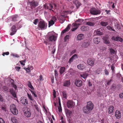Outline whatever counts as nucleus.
<instances>
[{
    "instance_id": "nucleus-1",
    "label": "nucleus",
    "mask_w": 123,
    "mask_h": 123,
    "mask_svg": "<svg viewBox=\"0 0 123 123\" xmlns=\"http://www.w3.org/2000/svg\"><path fill=\"white\" fill-rule=\"evenodd\" d=\"M93 108V105L91 101L87 103L86 106H84L83 108V112L86 114H88Z\"/></svg>"
},
{
    "instance_id": "nucleus-2",
    "label": "nucleus",
    "mask_w": 123,
    "mask_h": 123,
    "mask_svg": "<svg viewBox=\"0 0 123 123\" xmlns=\"http://www.w3.org/2000/svg\"><path fill=\"white\" fill-rule=\"evenodd\" d=\"M47 26V24L44 20H42L38 22L37 28L39 30H43L46 29Z\"/></svg>"
},
{
    "instance_id": "nucleus-3",
    "label": "nucleus",
    "mask_w": 123,
    "mask_h": 123,
    "mask_svg": "<svg viewBox=\"0 0 123 123\" xmlns=\"http://www.w3.org/2000/svg\"><path fill=\"white\" fill-rule=\"evenodd\" d=\"M10 109L11 112L14 115H17L18 113V110L16 108L15 105L12 104L10 106Z\"/></svg>"
},
{
    "instance_id": "nucleus-4",
    "label": "nucleus",
    "mask_w": 123,
    "mask_h": 123,
    "mask_svg": "<svg viewBox=\"0 0 123 123\" xmlns=\"http://www.w3.org/2000/svg\"><path fill=\"white\" fill-rule=\"evenodd\" d=\"M90 13L93 15L100 14L101 12L100 10L94 8H91L90 9Z\"/></svg>"
},
{
    "instance_id": "nucleus-5",
    "label": "nucleus",
    "mask_w": 123,
    "mask_h": 123,
    "mask_svg": "<svg viewBox=\"0 0 123 123\" xmlns=\"http://www.w3.org/2000/svg\"><path fill=\"white\" fill-rule=\"evenodd\" d=\"M28 5H30V8L31 9H33V8H35L38 5V2L35 1L34 0L31 1H28Z\"/></svg>"
},
{
    "instance_id": "nucleus-6",
    "label": "nucleus",
    "mask_w": 123,
    "mask_h": 123,
    "mask_svg": "<svg viewBox=\"0 0 123 123\" xmlns=\"http://www.w3.org/2000/svg\"><path fill=\"white\" fill-rule=\"evenodd\" d=\"M104 30L103 28H100L95 30L94 32V34L95 35L101 36L103 35V32Z\"/></svg>"
},
{
    "instance_id": "nucleus-7",
    "label": "nucleus",
    "mask_w": 123,
    "mask_h": 123,
    "mask_svg": "<svg viewBox=\"0 0 123 123\" xmlns=\"http://www.w3.org/2000/svg\"><path fill=\"white\" fill-rule=\"evenodd\" d=\"M66 105L67 107L68 108H73L75 105V104L74 102L71 100H68L67 103Z\"/></svg>"
},
{
    "instance_id": "nucleus-8",
    "label": "nucleus",
    "mask_w": 123,
    "mask_h": 123,
    "mask_svg": "<svg viewBox=\"0 0 123 123\" xmlns=\"http://www.w3.org/2000/svg\"><path fill=\"white\" fill-rule=\"evenodd\" d=\"M95 60L93 58H89L87 60V64L91 66H92L94 65Z\"/></svg>"
},
{
    "instance_id": "nucleus-9",
    "label": "nucleus",
    "mask_w": 123,
    "mask_h": 123,
    "mask_svg": "<svg viewBox=\"0 0 123 123\" xmlns=\"http://www.w3.org/2000/svg\"><path fill=\"white\" fill-rule=\"evenodd\" d=\"M43 6V8H44L45 9H49L50 10H52L53 12L54 11L53 10H52V9L53 8V6L51 4H44Z\"/></svg>"
},
{
    "instance_id": "nucleus-10",
    "label": "nucleus",
    "mask_w": 123,
    "mask_h": 123,
    "mask_svg": "<svg viewBox=\"0 0 123 123\" xmlns=\"http://www.w3.org/2000/svg\"><path fill=\"white\" fill-rule=\"evenodd\" d=\"M111 39L117 42L119 41L122 42L123 41V39L122 38L118 36H117L116 37H112Z\"/></svg>"
},
{
    "instance_id": "nucleus-11",
    "label": "nucleus",
    "mask_w": 123,
    "mask_h": 123,
    "mask_svg": "<svg viewBox=\"0 0 123 123\" xmlns=\"http://www.w3.org/2000/svg\"><path fill=\"white\" fill-rule=\"evenodd\" d=\"M74 83L77 86L80 87L82 85V81L79 79H76Z\"/></svg>"
},
{
    "instance_id": "nucleus-12",
    "label": "nucleus",
    "mask_w": 123,
    "mask_h": 123,
    "mask_svg": "<svg viewBox=\"0 0 123 123\" xmlns=\"http://www.w3.org/2000/svg\"><path fill=\"white\" fill-rule=\"evenodd\" d=\"M11 32L10 33L11 35H12L15 34L17 30L15 25H13L11 29Z\"/></svg>"
},
{
    "instance_id": "nucleus-13",
    "label": "nucleus",
    "mask_w": 123,
    "mask_h": 123,
    "mask_svg": "<svg viewBox=\"0 0 123 123\" xmlns=\"http://www.w3.org/2000/svg\"><path fill=\"white\" fill-rule=\"evenodd\" d=\"M20 101L23 104L25 105H26V104H28L27 100L26 98L25 97L21 98Z\"/></svg>"
},
{
    "instance_id": "nucleus-14",
    "label": "nucleus",
    "mask_w": 123,
    "mask_h": 123,
    "mask_svg": "<svg viewBox=\"0 0 123 123\" xmlns=\"http://www.w3.org/2000/svg\"><path fill=\"white\" fill-rule=\"evenodd\" d=\"M56 39V37L53 35H50L48 36V39L50 41H55Z\"/></svg>"
},
{
    "instance_id": "nucleus-15",
    "label": "nucleus",
    "mask_w": 123,
    "mask_h": 123,
    "mask_svg": "<svg viewBox=\"0 0 123 123\" xmlns=\"http://www.w3.org/2000/svg\"><path fill=\"white\" fill-rule=\"evenodd\" d=\"M24 115L27 117H30L31 116V113L27 109L24 111Z\"/></svg>"
},
{
    "instance_id": "nucleus-16",
    "label": "nucleus",
    "mask_w": 123,
    "mask_h": 123,
    "mask_svg": "<svg viewBox=\"0 0 123 123\" xmlns=\"http://www.w3.org/2000/svg\"><path fill=\"white\" fill-rule=\"evenodd\" d=\"M90 43L89 41L84 42L82 44L81 46L82 48L87 47L90 45Z\"/></svg>"
},
{
    "instance_id": "nucleus-17",
    "label": "nucleus",
    "mask_w": 123,
    "mask_h": 123,
    "mask_svg": "<svg viewBox=\"0 0 123 123\" xmlns=\"http://www.w3.org/2000/svg\"><path fill=\"white\" fill-rule=\"evenodd\" d=\"M89 75L88 72H87L83 73L80 75V76L84 79H86Z\"/></svg>"
},
{
    "instance_id": "nucleus-18",
    "label": "nucleus",
    "mask_w": 123,
    "mask_h": 123,
    "mask_svg": "<svg viewBox=\"0 0 123 123\" xmlns=\"http://www.w3.org/2000/svg\"><path fill=\"white\" fill-rule=\"evenodd\" d=\"M71 25L70 24H69L67 27L64 30H63L62 31L61 34H63L64 33H65L66 32L68 31L70 29V26Z\"/></svg>"
},
{
    "instance_id": "nucleus-19",
    "label": "nucleus",
    "mask_w": 123,
    "mask_h": 123,
    "mask_svg": "<svg viewBox=\"0 0 123 123\" xmlns=\"http://www.w3.org/2000/svg\"><path fill=\"white\" fill-rule=\"evenodd\" d=\"M115 116L118 119L120 118L121 117V113L120 111L117 110L115 112Z\"/></svg>"
},
{
    "instance_id": "nucleus-20",
    "label": "nucleus",
    "mask_w": 123,
    "mask_h": 123,
    "mask_svg": "<svg viewBox=\"0 0 123 123\" xmlns=\"http://www.w3.org/2000/svg\"><path fill=\"white\" fill-rule=\"evenodd\" d=\"M73 3L76 6L77 8H78L81 5L80 3L77 0H75Z\"/></svg>"
},
{
    "instance_id": "nucleus-21",
    "label": "nucleus",
    "mask_w": 123,
    "mask_h": 123,
    "mask_svg": "<svg viewBox=\"0 0 123 123\" xmlns=\"http://www.w3.org/2000/svg\"><path fill=\"white\" fill-rule=\"evenodd\" d=\"M70 80H66L64 82L63 86H65L68 87L70 85Z\"/></svg>"
},
{
    "instance_id": "nucleus-22",
    "label": "nucleus",
    "mask_w": 123,
    "mask_h": 123,
    "mask_svg": "<svg viewBox=\"0 0 123 123\" xmlns=\"http://www.w3.org/2000/svg\"><path fill=\"white\" fill-rule=\"evenodd\" d=\"M78 58V57L77 55L76 54H75L73 55L72 57L70 58L69 61V62H71L73 61L74 60L77 59Z\"/></svg>"
},
{
    "instance_id": "nucleus-23",
    "label": "nucleus",
    "mask_w": 123,
    "mask_h": 123,
    "mask_svg": "<svg viewBox=\"0 0 123 123\" xmlns=\"http://www.w3.org/2000/svg\"><path fill=\"white\" fill-rule=\"evenodd\" d=\"M84 37V35L83 34H80L78 35L77 37V39L78 40H81Z\"/></svg>"
},
{
    "instance_id": "nucleus-24",
    "label": "nucleus",
    "mask_w": 123,
    "mask_h": 123,
    "mask_svg": "<svg viewBox=\"0 0 123 123\" xmlns=\"http://www.w3.org/2000/svg\"><path fill=\"white\" fill-rule=\"evenodd\" d=\"M93 42L95 44H98L100 41V40L99 37L95 38L93 39Z\"/></svg>"
},
{
    "instance_id": "nucleus-25",
    "label": "nucleus",
    "mask_w": 123,
    "mask_h": 123,
    "mask_svg": "<svg viewBox=\"0 0 123 123\" xmlns=\"http://www.w3.org/2000/svg\"><path fill=\"white\" fill-rule=\"evenodd\" d=\"M108 113L109 114H111L113 113L114 110L113 106L111 105L108 108Z\"/></svg>"
},
{
    "instance_id": "nucleus-26",
    "label": "nucleus",
    "mask_w": 123,
    "mask_h": 123,
    "mask_svg": "<svg viewBox=\"0 0 123 123\" xmlns=\"http://www.w3.org/2000/svg\"><path fill=\"white\" fill-rule=\"evenodd\" d=\"M77 67L78 69L81 70L84 69L85 67V66L83 64H80L78 65Z\"/></svg>"
},
{
    "instance_id": "nucleus-27",
    "label": "nucleus",
    "mask_w": 123,
    "mask_h": 123,
    "mask_svg": "<svg viewBox=\"0 0 123 123\" xmlns=\"http://www.w3.org/2000/svg\"><path fill=\"white\" fill-rule=\"evenodd\" d=\"M11 82V85L13 87H14L15 89L16 90L17 89V86L16 85H15L14 83V80L12 79H11L10 80Z\"/></svg>"
},
{
    "instance_id": "nucleus-28",
    "label": "nucleus",
    "mask_w": 123,
    "mask_h": 123,
    "mask_svg": "<svg viewBox=\"0 0 123 123\" xmlns=\"http://www.w3.org/2000/svg\"><path fill=\"white\" fill-rule=\"evenodd\" d=\"M116 88V85L115 84H113L111 86L110 89L113 91H115Z\"/></svg>"
},
{
    "instance_id": "nucleus-29",
    "label": "nucleus",
    "mask_w": 123,
    "mask_h": 123,
    "mask_svg": "<svg viewBox=\"0 0 123 123\" xmlns=\"http://www.w3.org/2000/svg\"><path fill=\"white\" fill-rule=\"evenodd\" d=\"M65 68L64 67H62L60 68L59 73L61 74H62L65 72Z\"/></svg>"
},
{
    "instance_id": "nucleus-30",
    "label": "nucleus",
    "mask_w": 123,
    "mask_h": 123,
    "mask_svg": "<svg viewBox=\"0 0 123 123\" xmlns=\"http://www.w3.org/2000/svg\"><path fill=\"white\" fill-rule=\"evenodd\" d=\"M27 95L28 97L31 101H32V102L34 101V100L31 94L27 93Z\"/></svg>"
},
{
    "instance_id": "nucleus-31",
    "label": "nucleus",
    "mask_w": 123,
    "mask_h": 123,
    "mask_svg": "<svg viewBox=\"0 0 123 123\" xmlns=\"http://www.w3.org/2000/svg\"><path fill=\"white\" fill-rule=\"evenodd\" d=\"M88 27H86L85 26H83L81 27L80 28V29L82 31H86L88 29Z\"/></svg>"
},
{
    "instance_id": "nucleus-32",
    "label": "nucleus",
    "mask_w": 123,
    "mask_h": 123,
    "mask_svg": "<svg viewBox=\"0 0 123 123\" xmlns=\"http://www.w3.org/2000/svg\"><path fill=\"white\" fill-rule=\"evenodd\" d=\"M18 17L17 15H15L12 17V20L15 21L18 20Z\"/></svg>"
},
{
    "instance_id": "nucleus-33",
    "label": "nucleus",
    "mask_w": 123,
    "mask_h": 123,
    "mask_svg": "<svg viewBox=\"0 0 123 123\" xmlns=\"http://www.w3.org/2000/svg\"><path fill=\"white\" fill-rule=\"evenodd\" d=\"M54 21L53 20L51 19L50 21H49V27H50L54 25Z\"/></svg>"
},
{
    "instance_id": "nucleus-34",
    "label": "nucleus",
    "mask_w": 123,
    "mask_h": 123,
    "mask_svg": "<svg viewBox=\"0 0 123 123\" xmlns=\"http://www.w3.org/2000/svg\"><path fill=\"white\" fill-rule=\"evenodd\" d=\"M108 24V22H107L101 21L100 23V25L103 26H106Z\"/></svg>"
},
{
    "instance_id": "nucleus-35",
    "label": "nucleus",
    "mask_w": 123,
    "mask_h": 123,
    "mask_svg": "<svg viewBox=\"0 0 123 123\" xmlns=\"http://www.w3.org/2000/svg\"><path fill=\"white\" fill-rule=\"evenodd\" d=\"M66 112L68 114V117H70L72 114V112L68 109H67L66 110Z\"/></svg>"
},
{
    "instance_id": "nucleus-36",
    "label": "nucleus",
    "mask_w": 123,
    "mask_h": 123,
    "mask_svg": "<svg viewBox=\"0 0 123 123\" xmlns=\"http://www.w3.org/2000/svg\"><path fill=\"white\" fill-rule=\"evenodd\" d=\"M11 120L13 123H16L17 122V120L16 118L15 117H12L11 118Z\"/></svg>"
},
{
    "instance_id": "nucleus-37",
    "label": "nucleus",
    "mask_w": 123,
    "mask_h": 123,
    "mask_svg": "<svg viewBox=\"0 0 123 123\" xmlns=\"http://www.w3.org/2000/svg\"><path fill=\"white\" fill-rule=\"evenodd\" d=\"M80 25V23H73L72 25H73L75 27H77V28L78 27V26Z\"/></svg>"
},
{
    "instance_id": "nucleus-38",
    "label": "nucleus",
    "mask_w": 123,
    "mask_h": 123,
    "mask_svg": "<svg viewBox=\"0 0 123 123\" xmlns=\"http://www.w3.org/2000/svg\"><path fill=\"white\" fill-rule=\"evenodd\" d=\"M62 95L64 98L65 99L67 98V95L66 91H64L62 92Z\"/></svg>"
},
{
    "instance_id": "nucleus-39",
    "label": "nucleus",
    "mask_w": 123,
    "mask_h": 123,
    "mask_svg": "<svg viewBox=\"0 0 123 123\" xmlns=\"http://www.w3.org/2000/svg\"><path fill=\"white\" fill-rule=\"evenodd\" d=\"M28 87L29 88H30L31 89L33 90L34 89V87L32 85L31 82L30 81H28Z\"/></svg>"
},
{
    "instance_id": "nucleus-40",
    "label": "nucleus",
    "mask_w": 123,
    "mask_h": 123,
    "mask_svg": "<svg viewBox=\"0 0 123 123\" xmlns=\"http://www.w3.org/2000/svg\"><path fill=\"white\" fill-rule=\"evenodd\" d=\"M86 25H88L91 26H93L94 25V23H93L91 22H90L89 21L87 22L86 23Z\"/></svg>"
},
{
    "instance_id": "nucleus-41",
    "label": "nucleus",
    "mask_w": 123,
    "mask_h": 123,
    "mask_svg": "<svg viewBox=\"0 0 123 123\" xmlns=\"http://www.w3.org/2000/svg\"><path fill=\"white\" fill-rule=\"evenodd\" d=\"M1 109L2 110L6 111V105H2L1 106Z\"/></svg>"
},
{
    "instance_id": "nucleus-42",
    "label": "nucleus",
    "mask_w": 123,
    "mask_h": 123,
    "mask_svg": "<svg viewBox=\"0 0 123 123\" xmlns=\"http://www.w3.org/2000/svg\"><path fill=\"white\" fill-rule=\"evenodd\" d=\"M107 28L108 30L111 31H115V30L113 29L112 28L111 26H107Z\"/></svg>"
},
{
    "instance_id": "nucleus-43",
    "label": "nucleus",
    "mask_w": 123,
    "mask_h": 123,
    "mask_svg": "<svg viewBox=\"0 0 123 123\" xmlns=\"http://www.w3.org/2000/svg\"><path fill=\"white\" fill-rule=\"evenodd\" d=\"M102 70L101 69L99 68L96 71V74H98L101 73Z\"/></svg>"
},
{
    "instance_id": "nucleus-44",
    "label": "nucleus",
    "mask_w": 123,
    "mask_h": 123,
    "mask_svg": "<svg viewBox=\"0 0 123 123\" xmlns=\"http://www.w3.org/2000/svg\"><path fill=\"white\" fill-rule=\"evenodd\" d=\"M83 21V20L82 19H79L76 21L75 23L80 22L79 23H80L81 24V23H82Z\"/></svg>"
},
{
    "instance_id": "nucleus-45",
    "label": "nucleus",
    "mask_w": 123,
    "mask_h": 123,
    "mask_svg": "<svg viewBox=\"0 0 123 123\" xmlns=\"http://www.w3.org/2000/svg\"><path fill=\"white\" fill-rule=\"evenodd\" d=\"M11 56H13L14 57H17V58H18L20 56L19 55H18V54H11Z\"/></svg>"
},
{
    "instance_id": "nucleus-46",
    "label": "nucleus",
    "mask_w": 123,
    "mask_h": 123,
    "mask_svg": "<svg viewBox=\"0 0 123 123\" xmlns=\"http://www.w3.org/2000/svg\"><path fill=\"white\" fill-rule=\"evenodd\" d=\"M30 91L31 93L32 94L34 95V97H37V94H36V92L33 91L31 90H30Z\"/></svg>"
},
{
    "instance_id": "nucleus-47",
    "label": "nucleus",
    "mask_w": 123,
    "mask_h": 123,
    "mask_svg": "<svg viewBox=\"0 0 123 123\" xmlns=\"http://www.w3.org/2000/svg\"><path fill=\"white\" fill-rule=\"evenodd\" d=\"M54 72L55 77V78H56L57 77L58 75V73L57 71L55 69L54 70Z\"/></svg>"
},
{
    "instance_id": "nucleus-48",
    "label": "nucleus",
    "mask_w": 123,
    "mask_h": 123,
    "mask_svg": "<svg viewBox=\"0 0 123 123\" xmlns=\"http://www.w3.org/2000/svg\"><path fill=\"white\" fill-rule=\"evenodd\" d=\"M111 81H112V80L111 79H110L109 80H107L106 83L107 85H109L111 84Z\"/></svg>"
},
{
    "instance_id": "nucleus-49",
    "label": "nucleus",
    "mask_w": 123,
    "mask_h": 123,
    "mask_svg": "<svg viewBox=\"0 0 123 123\" xmlns=\"http://www.w3.org/2000/svg\"><path fill=\"white\" fill-rule=\"evenodd\" d=\"M39 78L37 79L38 80L41 81L42 80H43V76L42 75H40L39 76Z\"/></svg>"
},
{
    "instance_id": "nucleus-50",
    "label": "nucleus",
    "mask_w": 123,
    "mask_h": 123,
    "mask_svg": "<svg viewBox=\"0 0 123 123\" xmlns=\"http://www.w3.org/2000/svg\"><path fill=\"white\" fill-rule=\"evenodd\" d=\"M38 21L39 19H36L34 20L33 23L35 25H37Z\"/></svg>"
},
{
    "instance_id": "nucleus-51",
    "label": "nucleus",
    "mask_w": 123,
    "mask_h": 123,
    "mask_svg": "<svg viewBox=\"0 0 123 123\" xmlns=\"http://www.w3.org/2000/svg\"><path fill=\"white\" fill-rule=\"evenodd\" d=\"M3 89L6 91H7L8 90V88L6 86H4L2 87Z\"/></svg>"
},
{
    "instance_id": "nucleus-52",
    "label": "nucleus",
    "mask_w": 123,
    "mask_h": 123,
    "mask_svg": "<svg viewBox=\"0 0 123 123\" xmlns=\"http://www.w3.org/2000/svg\"><path fill=\"white\" fill-rule=\"evenodd\" d=\"M104 40H105V42L106 44H109L110 43V42L109 41L108 38H105V39H104Z\"/></svg>"
},
{
    "instance_id": "nucleus-53",
    "label": "nucleus",
    "mask_w": 123,
    "mask_h": 123,
    "mask_svg": "<svg viewBox=\"0 0 123 123\" xmlns=\"http://www.w3.org/2000/svg\"><path fill=\"white\" fill-rule=\"evenodd\" d=\"M115 68V67L114 66V64H113L112 66H111V69L112 71V72L114 73V69Z\"/></svg>"
},
{
    "instance_id": "nucleus-54",
    "label": "nucleus",
    "mask_w": 123,
    "mask_h": 123,
    "mask_svg": "<svg viewBox=\"0 0 123 123\" xmlns=\"http://www.w3.org/2000/svg\"><path fill=\"white\" fill-rule=\"evenodd\" d=\"M104 71L105 74L106 75H109V72L106 69H105V70H104Z\"/></svg>"
},
{
    "instance_id": "nucleus-55",
    "label": "nucleus",
    "mask_w": 123,
    "mask_h": 123,
    "mask_svg": "<svg viewBox=\"0 0 123 123\" xmlns=\"http://www.w3.org/2000/svg\"><path fill=\"white\" fill-rule=\"evenodd\" d=\"M24 69L25 70L26 72L29 73L30 72L31 70L30 69V68L28 67L26 68H24Z\"/></svg>"
},
{
    "instance_id": "nucleus-56",
    "label": "nucleus",
    "mask_w": 123,
    "mask_h": 123,
    "mask_svg": "<svg viewBox=\"0 0 123 123\" xmlns=\"http://www.w3.org/2000/svg\"><path fill=\"white\" fill-rule=\"evenodd\" d=\"M0 123H5L4 120L2 118L0 117Z\"/></svg>"
},
{
    "instance_id": "nucleus-57",
    "label": "nucleus",
    "mask_w": 123,
    "mask_h": 123,
    "mask_svg": "<svg viewBox=\"0 0 123 123\" xmlns=\"http://www.w3.org/2000/svg\"><path fill=\"white\" fill-rule=\"evenodd\" d=\"M25 61V60H24V61H20V62L22 65L24 66L25 65V63H24V62Z\"/></svg>"
},
{
    "instance_id": "nucleus-58",
    "label": "nucleus",
    "mask_w": 123,
    "mask_h": 123,
    "mask_svg": "<svg viewBox=\"0 0 123 123\" xmlns=\"http://www.w3.org/2000/svg\"><path fill=\"white\" fill-rule=\"evenodd\" d=\"M110 51L111 53L114 54L115 53V50L112 48L110 49Z\"/></svg>"
},
{
    "instance_id": "nucleus-59",
    "label": "nucleus",
    "mask_w": 123,
    "mask_h": 123,
    "mask_svg": "<svg viewBox=\"0 0 123 123\" xmlns=\"http://www.w3.org/2000/svg\"><path fill=\"white\" fill-rule=\"evenodd\" d=\"M9 52H6L3 53L2 54L3 56H4L5 55H8L9 54Z\"/></svg>"
},
{
    "instance_id": "nucleus-60",
    "label": "nucleus",
    "mask_w": 123,
    "mask_h": 123,
    "mask_svg": "<svg viewBox=\"0 0 123 123\" xmlns=\"http://www.w3.org/2000/svg\"><path fill=\"white\" fill-rule=\"evenodd\" d=\"M20 69V67L18 66L15 67V69L18 72H19V71Z\"/></svg>"
},
{
    "instance_id": "nucleus-61",
    "label": "nucleus",
    "mask_w": 123,
    "mask_h": 123,
    "mask_svg": "<svg viewBox=\"0 0 123 123\" xmlns=\"http://www.w3.org/2000/svg\"><path fill=\"white\" fill-rule=\"evenodd\" d=\"M69 35H67L65 37L64 40L65 41H66L69 38Z\"/></svg>"
},
{
    "instance_id": "nucleus-62",
    "label": "nucleus",
    "mask_w": 123,
    "mask_h": 123,
    "mask_svg": "<svg viewBox=\"0 0 123 123\" xmlns=\"http://www.w3.org/2000/svg\"><path fill=\"white\" fill-rule=\"evenodd\" d=\"M4 100L2 96L0 94V101L3 102Z\"/></svg>"
},
{
    "instance_id": "nucleus-63",
    "label": "nucleus",
    "mask_w": 123,
    "mask_h": 123,
    "mask_svg": "<svg viewBox=\"0 0 123 123\" xmlns=\"http://www.w3.org/2000/svg\"><path fill=\"white\" fill-rule=\"evenodd\" d=\"M9 92L11 94L15 92L13 89H10Z\"/></svg>"
},
{
    "instance_id": "nucleus-64",
    "label": "nucleus",
    "mask_w": 123,
    "mask_h": 123,
    "mask_svg": "<svg viewBox=\"0 0 123 123\" xmlns=\"http://www.w3.org/2000/svg\"><path fill=\"white\" fill-rule=\"evenodd\" d=\"M53 93L54 96V97H56V93L55 91L54 90H53Z\"/></svg>"
}]
</instances>
